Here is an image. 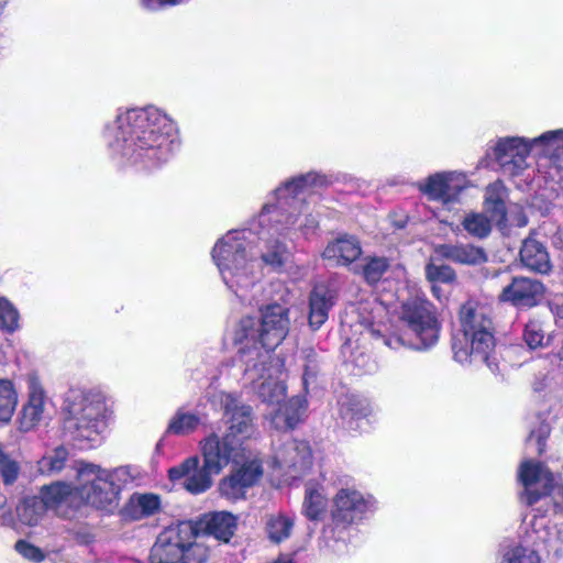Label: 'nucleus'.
Segmentation results:
<instances>
[{
    "label": "nucleus",
    "mask_w": 563,
    "mask_h": 563,
    "mask_svg": "<svg viewBox=\"0 0 563 563\" xmlns=\"http://www.w3.org/2000/svg\"><path fill=\"white\" fill-rule=\"evenodd\" d=\"M432 292L438 299L441 300V289L437 284H432Z\"/></svg>",
    "instance_id": "52"
},
{
    "label": "nucleus",
    "mask_w": 563,
    "mask_h": 563,
    "mask_svg": "<svg viewBox=\"0 0 563 563\" xmlns=\"http://www.w3.org/2000/svg\"><path fill=\"white\" fill-rule=\"evenodd\" d=\"M501 563H541V560L533 549L516 545L504 554Z\"/></svg>",
    "instance_id": "40"
},
{
    "label": "nucleus",
    "mask_w": 563,
    "mask_h": 563,
    "mask_svg": "<svg viewBox=\"0 0 563 563\" xmlns=\"http://www.w3.org/2000/svg\"><path fill=\"white\" fill-rule=\"evenodd\" d=\"M197 538V529L194 526V536L190 539L189 544L181 547V561L184 563H206L209 551L208 548L196 541Z\"/></svg>",
    "instance_id": "38"
},
{
    "label": "nucleus",
    "mask_w": 563,
    "mask_h": 563,
    "mask_svg": "<svg viewBox=\"0 0 563 563\" xmlns=\"http://www.w3.org/2000/svg\"><path fill=\"white\" fill-rule=\"evenodd\" d=\"M282 367L280 360H276L268 368V375L251 385L264 402L278 406L275 413L272 415V423L275 428L292 429L305 416L307 401L305 398L297 396L283 404L286 387L283 380Z\"/></svg>",
    "instance_id": "8"
},
{
    "label": "nucleus",
    "mask_w": 563,
    "mask_h": 563,
    "mask_svg": "<svg viewBox=\"0 0 563 563\" xmlns=\"http://www.w3.org/2000/svg\"><path fill=\"white\" fill-rule=\"evenodd\" d=\"M247 487L239 481V477L232 474L220 483V490L229 499L236 500L244 497Z\"/></svg>",
    "instance_id": "43"
},
{
    "label": "nucleus",
    "mask_w": 563,
    "mask_h": 563,
    "mask_svg": "<svg viewBox=\"0 0 563 563\" xmlns=\"http://www.w3.org/2000/svg\"><path fill=\"white\" fill-rule=\"evenodd\" d=\"M128 473L124 468L107 470L99 465L80 462L77 467L78 503L97 509L112 511L119 505V496Z\"/></svg>",
    "instance_id": "7"
},
{
    "label": "nucleus",
    "mask_w": 563,
    "mask_h": 563,
    "mask_svg": "<svg viewBox=\"0 0 563 563\" xmlns=\"http://www.w3.org/2000/svg\"><path fill=\"white\" fill-rule=\"evenodd\" d=\"M374 415V408L371 406V404L367 402H356L353 405L351 409H349L343 418L349 419L350 424L353 423V420H361L369 418Z\"/></svg>",
    "instance_id": "46"
},
{
    "label": "nucleus",
    "mask_w": 563,
    "mask_h": 563,
    "mask_svg": "<svg viewBox=\"0 0 563 563\" xmlns=\"http://www.w3.org/2000/svg\"><path fill=\"white\" fill-rule=\"evenodd\" d=\"M547 496L551 497L554 511L563 514V484L556 482Z\"/></svg>",
    "instance_id": "48"
},
{
    "label": "nucleus",
    "mask_w": 563,
    "mask_h": 563,
    "mask_svg": "<svg viewBox=\"0 0 563 563\" xmlns=\"http://www.w3.org/2000/svg\"><path fill=\"white\" fill-rule=\"evenodd\" d=\"M553 241L556 246L563 249V228L556 231Z\"/></svg>",
    "instance_id": "49"
},
{
    "label": "nucleus",
    "mask_w": 563,
    "mask_h": 563,
    "mask_svg": "<svg viewBox=\"0 0 563 563\" xmlns=\"http://www.w3.org/2000/svg\"><path fill=\"white\" fill-rule=\"evenodd\" d=\"M46 507L37 496L25 498L16 508L21 522L35 526L44 516Z\"/></svg>",
    "instance_id": "34"
},
{
    "label": "nucleus",
    "mask_w": 563,
    "mask_h": 563,
    "mask_svg": "<svg viewBox=\"0 0 563 563\" xmlns=\"http://www.w3.org/2000/svg\"><path fill=\"white\" fill-rule=\"evenodd\" d=\"M274 563H294V561L291 560V558H289L287 555H283Z\"/></svg>",
    "instance_id": "53"
},
{
    "label": "nucleus",
    "mask_w": 563,
    "mask_h": 563,
    "mask_svg": "<svg viewBox=\"0 0 563 563\" xmlns=\"http://www.w3.org/2000/svg\"><path fill=\"white\" fill-rule=\"evenodd\" d=\"M523 340L530 349H537L543 345L544 331L539 321L531 320L526 324Z\"/></svg>",
    "instance_id": "44"
},
{
    "label": "nucleus",
    "mask_w": 563,
    "mask_h": 563,
    "mask_svg": "<svg viewBox=\"0 0 563 563\" xmlns=\"http://www.w3.org/2000/svg\"><path fill=\"white\" fill-rule=\"evenodd\" d=\"M260 333V320L253 317L242 318L233 332L234 344L240 345L241 361L245 364V380L250 384H255L268 375V368L279 360L262 347Z\"/></svg>",
    "instance_id": "9"
},
{
    "label": "nucleus",
    "mask_w": 563,
    "mask_h": 563,
    "mask_svg": "<svg viewBox=\"0 0 563 563\" xmlns=\"http://www.w3.org/2000/svg\"><path fill=\"white\" fill-rule=\"evenodd\" d=\"M290 327L289 310L282 305H269L262 311L260 321L261 345L269 353L287 336Z\"/></svg>",
    "instance_id": "17"
},
{
    "label": "nucleus",
    "mask_w": 563,
    "mask_h": 563,
    "mask_svg": "<svg viewBox=\"0 0 563 563\" xmlns=\"http://www.w3.org/2000/svg\"><path fill=\"white\" fill-rule=\"evenodd\" d=\"M200 449L206 467L214 474H220L230 463L239 464L246 457V449L240 442L216 432L201 440Z\"/></svg>",
    "instance_id": "13"
},
{
    "label": "nucleus",
    "mask_w": 563,
    "mask_h": 563,
    "mask_svg": "<svg viewBox=\"0 0 563 563\" xmlns=\"http://www.w3.org/2000/svg\"><path fill=\"white\" fill-rule=\"evenodd\" d=\"M386 345L393 347V349H396L398 345H405V341L401 339V338H397L395 339V344H393V341L391 339H388L385 341Z\"/></svg>",
    "instance_id": "50"
},
{
    "label": "nucleus",
    "mask_w": 563,
    "mask_h": 563,
    "mask_svg": "<svg viewBox=\"0 0 563 563\" xmlns=\"http://www.w3.org/2000/svg\"><path fill=\"white\" fill-rule=\"evenodd\" d=\"M294 528V519L284 514L271 515L266 521V531L271 541L280 543L288 539Z\"/></svg>",
    "instance_id": "33"
},
{
    "label": "nucleus",
    "mask_w": 563,
    "mask_h": 563,
    "mask_svg": "<svg viewBox=\"0 0 563 563\" xmlns=\"http://www.w3.org/2000/svg\"><path fill=\"white\" fill-rule=\"evenodd\" d=\"M417 187L429 200L449 205L459 200L461 192L468 187V179L462 172H439L419 181Z\"/></svg>",
    "instance_id": "15"
},
{
    "label": "nucleus",
    "mask_w": 563,
    "mask_h": 563,
    "mask_svg": "<svg viewBox=\"0 0 563 563\" xmlns=\"http://www.w3.org/2000/svg\"><path fill=\"white\" fill-rule=\"evenodd\" d=\"M19 463L3 452H0V474L2 476L3 483L5 485L14 483L19 476Z\"/></svg>",
    "instance_id": "45"
},
{
    "label": "nucleus",
    "mask_w": 563,
    "mask_h": 563,
    "mask_svg": "<svg viewBox=\"0 0 563 563\" xmlns=\"http://www.w3.org/2000/svg\"><path fill=\"white\" fill-rule=\"evenodd\" d=\"M3 9H4V5L2 3H0V15L2 14L3 12Z\"/></svg>",
    "instance_id": "56"
},
{
    "label": "nucleus",
    "mask_w": 563,
    "mask_h": 563,
    "mask_svg": "<svg viewBox=\"0 0 563 563\" xmlns=\"http://www.w3.org/2000/svg\"><path fill=\"white\" fill-rule=\"evenodd\" d=\"M200 525L206 533L228 542L235 531L236 518L230 512L217 511L205 515Z\"/></svg>",
    "instance_id": "26"
},
{
    "label": "nucleus",
    "mask_w": 563,
    "mask_h": 563,
    "mask_svg": "<svg viewBox=\"0 0 563 563\" xmlns=\"http://www.w3.org/2000/svg\"><path fill=\"white\" fill-rule=\"evenodd\" d=\"M208 401L212 407L223 410L228 424L224 434L231 440L240 442L241 446H244V442L251 439L255 433L252 408L241 404L234 394L223 390L210 393L208 395Z\"/></svg>",
    "instance_id": "10"
},
{
    "label": "nucleus",
    "mask_w": 563,
    "mask_h": 563,
    "mask_svg": "<svg viewBox=\"0 0 563 563\" xmlns=\"http://www.w3.org/2000/svg\"><path fill=\"white\" fill-rule=\"evenodd\" d=\"M246 231H231L212 250V258L223 283L242 300L260 277L258 265L252 252Z\"/></svg>",
    "instance_id": "3"
},
{
    "label": "nucleus",
    "mask_w": 563,
    "mask_h": 563,
    "mask_svg": "<svg viewBox=\"0 0 563 563\" xmlns=\"http://www.w3.org/2000/svg\"><path fill=\"white\" fill-rule=\"evenodd\" d=\"M324 181V177L316 173L296 177L276 189V203L263 207L258 216V239L263 242L261 257L272 269L279 271L290 257L289 249L279 238L296 241L318 228V217L302 196L309 188L321 186Z\"/></svg>",
    "instance_id": "1"
},
{
    "label": "nucleus",
    "mask_w": 563,
    "mask_h": 563,
    "mask_svg": "<svg viewBox=\"0 0 563 563\" xmlns=\"http://www.w3.org/2000/svg\"><path fill=\"white\" fill-rule=\"evenodd\" d=\"M336 300V291L327 284H318L309 296L308 321L312 330H318L329 317V311Z\"/></svg>",
    "instance_id": "22"
},
{
    "label": "nucleus",
    "mask_w": 563,
    "mask_h": 563,
    "mask_svg": "<svg viewBox=\"0 0 563 563\" xmlns=\"http://www.w3.org/2000/svg\"><path fill=\"white\" fill-rule=\"evenodd\" d=\"M168 475L174 482L184 479V487L191 494H200L211 486V476L216 474L206 467L205 462L199 467L198 456H190L178 466L172 467Z\"/></svg>",
    "instance_id": "19"
},
{
    "label": "nucleus",
    "mask_w": 563,
    "mask_h": 563,
    "mask_svg": "<svg viewBox=\"0 0 563 563\" xmlns=\"http://www.w3.org/2000/svg\"><path fill=\"white\" fill-rule=\"evenodd\" d=\"M233 474L249 488L261 478L263 470L261 464L256 460H253L243 464Z\"/></svg>",
    "instance_id": "42"
},
{
    "label": "nucleus",
    "mask_w": 563,
    "mask_h": 563,
    "mask_svg": "<svg viewBox=\"0 0 563 563\" xmlns=\"http://www.w3.org/2000/svg\"><path fill=\"white\" fill-rule=\"evenodd\" d=\"M526 223H527V221H526V220H523V221H521L519 224H520V225H526Z\"/></svg>",
    "instance_id": "57"
},
{
    "label": "nucleus",
    "mask_w": 563,
    "mask_h": 563,
    "mask_svg": "<svg viewBox=\"0 0 563 563\" xmlns=\"http://www.w3.org/2000/svg\"><path fill=\"white\" fill-rule=\"evenodd\" d=\"M112 154L151 169L167 162L177 141V126L155 107L120 111L103 132Z\"/></svg>",
    "instance_id": "2"
},
{
    "label": "nucleus",
    "mask_w": 563,
    "mask_h": 563,
    "mask_svg": "<svg viewBox=\"0 0 563 563\" xmlns=\"http://www.w3.org/2000/svg\"><path fill=\"white\" fill-rule=\"evenodd\" d=\"M437 257L433 256L431 261L426 266V276L428 280L432 284L443 283L451 284L455 280L456 274L455 271L449 265H437L433 260Z\"/></svg>",
    "instance_id": "39"
},
{
    "label": "nucleus",
    "mask_w": 563,
    "mask_h": 563,
    "mask_svg": "<svg viewBox=\"0 0 563 563\" xmlns=\"http://www.w3.org/2000/svg\"><path fill=\"white\" fill-rule=\"evenodd\" d=\"M433 252L438 260H448L461 265L475 266L487 262L484 249L473 244H438Z\"/></svg>",
    "instance_id": "23"
},
{
    "label": "nucleus",
    "mask_w": 563,
    "mask_h": 563,
    "mask_svg": "<svg viewBox=\"0 0 563 563\" xmlns=\"http://www.w3.org/2000/svg\"><path fill=\"white\" fill-rule=\"evenodd\" d=\"M533 151L563 173V129L550 130L532 139L499 137L492 146L490 154L505 174L515 176L528 167V158Z\"/></svg>",
    "instance_id": "4"
},
{
    "label": "nucleus",
    "mask_w": 563,
    "mask_h": 563,
    "mask_svg": "<svg viewBox=\"0 0 563 563\" xmlns=\"http://www.w3.org/2000/svg\"><path fill=\"white\" fill-rule=\"evenodd\" d=\"M505 187L500 181H495L487 186L485 192V211L493 213V219L497 225L506 222V207L504 202Z\"/></svg>",
    "instance_id": "31"
},
{
    "label": "nucleus",
    "mask_w": 563,
    "mask_h": 563,
    "mask_svg": "<svg viewBox=\"0 0 563 563\" xmlns=\"http://www.w3.org/2000/svg\"><path fill=\"white\" fill-rule=\"evenodd\" d=\"M38 498L43 500L46 509H55L62 505L70 507L79 505L76 486L71 487L69 484L63 482L43 487Z\"/></svg>",
    "instance_id": "27"
},
{
    "label": "nucleus",
    "mask_w": 563,
    "mask_h": 563,
    "mask_svg": "<svg viewBox=\"0 0 563 563\" xmlns=\"http://www.w3.org/2000/svg\"><path fill=\"white\" fill-rule=\"evenodd\" d=\"M461 331L453 338L454 358L462 365L479 367L486 365L495 373V338L493 325L482 308L473 302L462 306L460 311Z\"/></svg>",
    "instance_id": "5"
},
{
    "label": "nucleus",
    "mask_w": 563,
    "mask_h": 563,
    "mask_svg": "<svg viewBox=\"0 0 563 563\" xmlns=\"http://www.w3.org/2000/svg\"><path fill=\"white\" fill-rule=\"evenodd\" d=\"M274 465L285 470V474L296 477L297 473L307 471L312 464V451L306 441L287 438L275 449Z\"/></svg>",
    "instance_id": "18"
},
{
    "label": "nucleus",
    "mask_w": 563,
    "mask_h": 563,
    "mask_svg": "<svg viewBox=\"0 0 563 563\" xmlns=\"http://www.w3.org/2000/svg\"><path fill=\"white\" fill-rule=\"evenodd\" d=\"M309 376H310V374H309V372H308V368H306L305 374H303V383H305V384H307V383H308V380H309Z\"/></svg>",
    "instance_id": "54"
},
{
    "label": "nucleus",
    "mask_w": 563,
    "mask_h": 563,
    "mask_svg": "<svg viewBox=\"0 0 563 563\" xmlns=\"http://www.w3.org/2000/svg\"><path fill=\"white\" fill-rule=\"evenodd\" d=\"M494 223L493 213L472 212L464 217L462 227L472 236L484 239L489 235Z\"/></svg>",
    "instance_id": "32"
},
{
    "label": "nucleus",
    "mask_w": 563,
    "mask_h": 563,
    "mask_svg": "<svg viewBox=\"0 0 563 563\" xmlns=\"http://www.w3.org/2000/svg\"><path fill=\"white\" fill-rule=\"evenodd\" d=\"M364 261L365 263L362 267V274L365 280L369 284H375L380 280L389 267V262L384 256H369Z\"/></svg>",
    "instance_id": "37"
},
{
    "label": "nucleus",
    "mask_w": 563,
    "mask_h": 563,
    "mask_svg": "<svg viewBox=\"0 0 563 563\" xmlns=\"http://www.w3.org/2000/svg\"><path fill=\"white\" fill-rule=\"evenodd\" d=\"M375 509V499L352 486L339 488L331 500V517L338 527L360 525Z\"/></svg>",
    "instance_id": "11"
},
{
    "label": "nucleus",
    "mask_w": 563,
    "mask_h": 563,
    "mask_svg": "<svg viewBox=\"0 0 563 563\" xmlns=\"http://www.w3.org/2000/svg\"><path fill=\"white\" fill-rule=\"evenodd\" d=\"M67 457V450L63 446H58L38 461V471L46 475L56 474L64 468Z\"/></svg>",
    "instance_id": "36"
},
{
    "label": "nucleus",
    "mask_w": 563,
    "mask_h": 563,
    "mask_svg": "<svg viewBox=\"0 0 563 563\" xmlns=\"http://www.w3.org/2000/svg\"><path fill=\"white\" fill-rule=\"evenodd\" d=\"M518 474L525 487L523 497L530 506L547 496L556 483L554 474L544 464L536 461L522 462Z\"/></svg>",
    "instance_id": "16"
},
{
    "label": "nucleus",
    "mask_w": 563,
    "mask_h": 563,
    "mask_svg": "<svg viewBox=\"0 0 563 563\" xmlns=\"http://www.w3.org/2000/svg\"><path fill=\"white\" fill-rule=\"evenodd\" d=\"M530 525L536 530L537 533H540L539 528H543L544 527L543 522H539V520L537 518H533V520L531 521Z\"/></svg>",
    "instance_id": "51"
},
{
    "label": "nucleus",
    "mask_w": 563,
    "mask_h": 563,
    "mask_svg": "<svg viewBox=\"0 0 563 563\" xmlns=\"http://www.w3.org/2000/svg\"><path fill=\"white\" fill-rule=\"evenodd\" d=\"M402 321L415 335L408 342L416 350H426L434 345L439 338V324L430 302L415 300L404 305Z\"/></svg>",
    "instance_id": "12"
},
{
    "label": "nucleus",
    "mask_w": 563,
    "mask_h": 563,
    "mask_svg": "<svg viewBox=\"0 0 563 563\" xmlns=\"http://www.w3.org/2000/svg\"><path fill=\"white\" fill-rule=\"evenodd\" d=\"M328 499L324 488L314 483H308L305 489L302 512L310 520H320L327 510Z\"/></svg>",
    "instance_id": "29"
},
{
    "label": "nucleus",
    "mask_w": 563,
    "mask_h": 563,
    "mask_svg": "<svg viewBox=\"0 0 563 563\" xmlns=\"http://www.w3.org/2000/svg\"><path fill=\"white\" fill-rule=\"evenodd\" d=\"M19 312L5 298L0 297V325L9 332L19 328Z\"/></svg>",
    "instance_id": "41"
},
{
    "label": "nucleus",
    "mask_w": 563,
    "mask_h": 563,
    "mask_svg": "<svg viewBox=\"0 0 563 563\" xmlns=\"http://www.w3.org/2000/svg\"><path fill=\"white\" fill-rule=\"evenodd\" d=\"M26 383L29 397L18 418L19 428L24 432L32 430L41 422L46 407V396L38 377L30 374Z\"/></svg>",
    "instance_id": "20"
},
{
    "label": "nucleus",
    "mask_w": 563,
    "mask_h": 563,
    "mask_svg": "<svg viewBox=\"0 0 563 563\" xmlns=\"http://www.w3.org/2000/svg\"><path fill=\"white\" fill-rule=\"evenodd\" d=\"M362 254V247L357 239L351 235H343L330 242L324 249L322 256L336 265H350Z\"/></svg>",
    "instance_id": "24"
},
{
    "label": "nucleus",
    "mask_w": 563,
    "mask_h": 563,
    "mask_svg": "<svg viewBox=\"0 0 563 563\" xmlns=\"http://www.w3.org/2000/svg\"><path fill=\"white\" fill-rule=\"evenodd\" d=\"M537 539L540 541H545V538L543 536H538Z\"/></svg>",
    "instance_id": "55"
},
{
    "label": "nucleus",
    "mask_w": 563,
    "mask_h": 563,
    "mask_svg": "<svg viewBox=\"0 0 563 563\" xmlns=\"http://www.w3.org/2000/svg\"><path fill=\"white\" fill-rule=\"evenodd\" d=\"M544 287L537 280L528 277H515L507 285L499 298L501 301H508L517 307H533L543 297Z\"/></svg>",
    "instance_id": "21"
},
{
    "label": "nucleus",
    "mask_w": 563,
    "mask_h": 563,
    "mask_svg": "<svg viewBox=\"0 0 563 563\" xmlns=\"http://www.w3.org/2000/svg\"><path fill=\"white\" fill-rule=\"evenodd\" d=\"M65 409V428L74 441L87 448L100 442L112 416L111 405L102 393L70 390Z\"/></svg>",
    "instance_id": "6"
},
{
    "label": "nucleus",
    "mask_w": 563,
    "mask_h": 563,
    "mask_svg": "<svg viewBox=\"0 0 563 563\" xmlns=\"http://www.w3.org/2000/svg\"><path fill=\"white\" fill-rule=\"evenodd\" d=\"M194 525L189 521L166 528L151 549L148 563H184L181 547L189 544Z\"/></svg>",
    "instance_id": "14"
},
{
    "label": "nucleus",
    "mask_w": 563,
    "mask_h": 563,
    "mask_svg": "<svg viewBox=\"0 0 563 563\" xmlns=\"http://www.w3.org/2000/svg\"><path fill=\"white\" fill-rule=\"evenodd\" d=\"M18 405V394L13 384L8 379H0V422H9Z\"/></svg>",
    "instance_id": "35"
},
{
    "label": "nucleus",
    "mask_w": 563,
    "mask_h": 563,
    "mask_svg": "<svg viewBox=\"0 0 563 563\" xmlns=\"http://www.w3.org/2000/svg\"><path fill=\"white\" fill-rule=\"evenodd\" d=\"M159 509L161 498L158 495L135 493L125 506V515L133 520H139L157 514Z\"/></svg>",
    "instance_id": "28"
},
{
    "label": "nucleus",
    "mask_w": 563,
    "mask_h": 563,
    "mask_svg": "<svg viewBox=\"0 0 563 563\" xmlns=\"http://www.w3.org/2000/svg\"><path fill=\"white\" fill-rule=\"evenodd\" d=\"M15 550L26 560L38 563L42 562L45 558L43 551L33 545L32 543H29L26 541H18L15 544Z\"/></svg>",
    "instance_id": "47"
},
{
    "label": "nucleus",
    "mask_w": 563,
    "mask_h": 563,
    "mask_svg": "<svg viewBox=\"0 0 563 563\" xmlns=\"http://www.w3.org/2000/svg\"><path fill=\"white\" fill-rule=\"evenodd\" d=\"M520 258L528 269L540 274H548L552 268L547 249L533 238L523 241Z\"/></svg>",
    "instance_id": "25"
},
{
    "label": "nucleus",
    "mask_w": 563,
    "mask_h": 563,
    "mask_svg": "<svg viewBox=\"0 0 563 563\" xmlns=\"http://www.w3.org/2000/svg\"><path fill=\"white\" fill-rule=\"evenodd\" d=\"M201 423V417L184 407L178 408L170 418L166 432L174 435H188L194 433Z\"/></svg>",
    "instance_id": "30"
}]
</instances>
